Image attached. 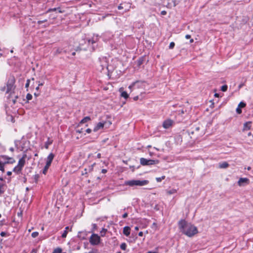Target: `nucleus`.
Instances as JSON below:
<instances>
[{"instance_id":"nucleus-1","label":"nucleus","mask_w":253,"mask_h":253,"mask_svg":"<svg viewBox=\"0 0 253 253\" xmlns=\"http://www.w3.org/2000/svg\"><path fill=\"white\" fill-rule=\"evenodd\" d=\"M178 225L180 231L188 237H192L198 233L197 228L185 220H180Z\"/></svg>"},{"instance_id":"nucleus-2","label":"nucleus","mask_w":253,"mask_h":253,"mask_svg":"<svg viewBox=\"0 0 253 253\" xmlns=\"http://www.w3.org/2000/svg\"><path fill=\"white\" fill-rule=\"evenodd\" d=\"M149 183V181L147 180H127L125 182L124 184L125 185L129 186L131 187H133L135 186H142L148 184Z\"/></svg>"},{"instance_id":"nucleus-3","label":"nucleus","mask_w":253,"mask_h":253,"mask_svg":"<svg viewBox=\"0 0 253 253\" xmlns=\"http://www.w3.org/2000/svg\"><path fill=\"white\" fill-rule=\"evenodd\" d=\"M159 161L158 160L147 159L144 158H141L140 159V163L142 166L157 165L159 164Z\"/></svg>"},{"instance_id":"nucleus-4","label":"nucleus","mask_w":253,"mask_h":253,"mask_svg":"<svg viewBox=\"0 0 253 253\" xmlns=\"http://www.w3.org/2000/svg\"><path fill=\"white\" fill-rule=\"evenodd\" d=\"M15 79L13 77L10 78L7 83V90L6 93H9L11 94L15 88V86L14 85L15 84Z\"/></svg>"},{"instance_id":"nucleus-5","label":"nucleus","mask_w":253,"mask_h":253,"mask_svg":"<svg viewBox=\"0 0 253 253\" xmlns=\"http://www.w3.org/2000/svg\"><path fill=\"white\" fill-rule=\"evenodd\" d=\"M144 86V82L138 81L133 83L129 86L128 88L130 89L131 91H132L136 89L143 88Z\"/></svg>"},{"instance_id":"nucleus-6","label":"nucleus","mask_w":253,"mask_h":253,"mask_svg":"<svg viewBox=\"0 0 253 253\" xmlns=\"http://www.w3.org/2000/svg\"><path fill=\"white\" fill-rule=\"evenodd\" d=\"M89 242L92 245H98L100 242V238L97 234H92L89 238Z\"/></svg>"},{"instance_id":"nucleus-7","label":"nucleus","mask_w":253,"mask_h":253,"mask_svg":"<svg viewBox=\"0 0 253 253\" xmlns=\"http://www.w3.org/2000/svg\"><path fill=\"white\" fill-rule=\"evenodd\" d=\"M250 180L248 178H240L238 181V184L240 186H244L249 184Z\"/></svg>"},{"instance_id":"nucleus-8","label":"nucleus","mask_w":253,"mask_h":253,"mask_svg":"<svg viewBox=\"0 0 253 253\" xmlns=\"http://www.w3.org/2000/svg\"><path fill=\"white\" fill-rule=\"evenodd\" d=\"M173 122L170 119H167L165 120L163 124V126L165 128H169L173 124Z\"/></svg>"},{"instance_id":"nucleus-9","label":"nucleus","mask_w":253,"mask_h":253,"mask_svg":"<svg viewBox=\"0 0 253 253\" xmlns=\"http://www.w3.org/2000/svg\"><path fill=\"white\" fill-rule=\"evenodd\" d=\"M130 7V5L129 3H122L118 6V9L121 10L122 9H125V11H126L128 10L129 8Z\"/></svg>"},{"instance_id":"nucleus-10","label":"nucleus","mask_w":253,"mask_h":253,"mask_svg":"<svg viewBox=\"0 0 253 253\" xmlns=\"http://www.w3.org/2000/svg\"><path fill=\"white\" fill-rule=\"evenodd\" d=\"M26 155L25 154L21 159H19L18 164L17 165L18 167L23 169L25 164V159L26 158Z\"/></svg>"},{"instance_id":"nucleus-11","label":"nucleus","mask_w":253,"mask_h":253,"mask_svg":"<svg viewBox=\"0 0 253 253\" xmlns=\"http://www.w3.org/2000/svg\"><path fill=\"white\" fill-rule=\"evenodd\" d=\"M54 157V155L53 153L49 154L47 157L46 164L50 166Z\"/></svg>"},{"instance_id":"nucleus-12","label":"nucleus","mask_w":253,"mask_h":253,"mask_svg":"<svg viewBox=\"0 0 253 253\" xmlns=\"http://www.w3.org/2000/svg\"><path fill=\"white\" fill-rule=\"evenodd\" d=\"M251 122H247L244 124L243 131L250 130L251 128Z\"/></svg>"},{"instance_id":"nucleus-13","label":"nucleus","mask_w":253,"mask_h":253,"mask_svg":"<svg viewBox=\"0 0 253 253\" xmlns=\"http://www.w3.org/2000/svg\"><path fill=\"white\" fill-rule=\"evenodd\" d=\"M130 232V228L128 226H125L123 229V233L125 235L128 237Z\"/></svg>"},{"instance_id":"nucleus-14","label":"nucleus","mask_w":253,"mask_h":253,"mask_svg":"<svg viewBox=\"0 0 253 253\" xmlns=\"http://www.w3.org/2000/svg\"><path fill=\"white\" fill-rule=\"evenodd\" d=\"M104 123L99 122L98 123L96 126L94 127L93 131H97L99 129L102 128L104 127Z\"/></svg>"},{"instance_id":"nucleus-15","label":"nucleus","mask_w":253,"mask_h":253,"mask_svg":"<svg viewBox=\"0 0 253 253\" xmlns=\"http://www.w3.org/2000/svg\"><path fill=\"white\" fill-rule=\"evenodd\" d=\"M101 66L102 67L101 69L103 70L105 68H108V65L106 62V58H103L101 61Z\"/></svg>"},{"instance_id":"nucleus-16","label":"nucleus","mask_w":253,"mask_h":253,"mask_svg":"<svg viewBox=\"0 0 253 253\" xmlns=\"http://www.w3.org/2000/svg\"><path fill=\"white\" fill-rule=\"evenodd\" d=\"M229 166V164L226 162H223L222 163H219V167L220 169H225L227 168Z\"/></svg>"},{"instance_id":"nucleus-17","label":"nucleus","mask_w":253,"mask_h":253,"mask_svg":"<svg viewBox=\"0 0 253 253\" xmlns=\"http://www.w3.org/2000/svg\"><path fill=\"white\" fill-rule=\"evenodd\" d=\"M22 169L16 166L13 169V171L17 174H19L21 172Z\"/></svg>"},{"instance_id":"nucleus-18","label":"nucleus","mask_w":253,"mask_h":253,"mask_svg":"<svg viewBox=\"0 0 253 253\" xmlns=\"http://www.w3.org/2000/svg\"><path fill=\"white\" fill-rule=\"evenodd\" d=\"M122 88L120 89V91L121 92V96L125 99H127L128 97L127 93L125 91H122Z\"/></svg>"},{"instance_id":"nucleus-19","label":"nucleus","mask_w":253,"mask_h":253,"mask_svg":"<svg viewBox=\"0 0 253 253\" xmlns=\"http://www.w3.org/2000/svg\"><path fill=\"white\" fill-rule=\"evenodd\" d=\"M15 162V160L11 157H8V161H4V164H13Z\"/></svg>"},{"instance_id":"nucleus-20","label":"nucleus","mask_w":253,"mask_h":253,"mask_svg":"<svg viewBox=\"0 0 253 253\" xmlns=\"http://www.w3.org/2000/svg\"><path fill=\"white\" fill-rule=\"evenodd\" d=\"M0 161L1 162H4L8 161V156L6 155H1L0 156Z\"/></svg>"},{"instance_id":"nucleus-21","label":"nucleus","mask_w":253,"mask_h":253,"mask_svg":"<svg viewBox=\"0 0 253 253\" xmlns=\"http://www.w3.org/2000/svg\"><path fill=\"white\" fill-rule=\"evenodd\" d=\"M69 229V227L68 226H67L65 228V230L64 231V232L62 233L61 237L62 238H66L68 233V230Z\"/></svg>"},{"instance_id":"nucleus-22","label":"nucleus","mask_w":253,"mask_h":253,"mask_svg":"<svg viewBox=\"0 0 253 253\" xmlns=\"http://www.w3.org/2000/svg\"><path fill=\"white\" fill-rule=\"evenodd\" d=\"M6 164H4V162H1L0 161V170H1L2 172L4 171V166Z\"/></svg>"},{"instance_id":"nucleus-23","label":"nucleus","mask_w":253,"mask_h":253,"mask_svg":"<svg viewBox=\"0 0 253 253\" xmlns=\"http://www.w3.org/2000/svg\"><path fill=\"white\" fill-rule=\"evenodd\" d=\"M90 120V118L89 117H85L83 119H82L80 122L81 124H84L87 121H89Z\"/></svg>"},{"instance_id":"nucleus-24","label":"nucleus","mask_w":253,"mask_h":253,"mask_svg":"<svg viewBox=\"0 0 253 253\" xmlns=\"http://www.w3.org/2000/svg\"><path fill=\"white\" fill-rule=\"evenodd\" d=\"M50 166H48L47 165H45V167H44V169L42 170V173L44 174H46L47 171V170L48 169V168H49Z\"/></svg>"},{"instance_id":"nucleus-25","label":"nucleus","mask_w":253,"mask_h":253,"mask_svg":"<svg viewBox=\"0 0 253 253\" xmlns=\"http://www.w3.org/2000/svg\"><path fill=\"white\" fill-rule=\"evenodd\" d=\"M143 61H144V60H143V58H140L139 59H138L137 60V65L138 66H140V65H141L143 62Z\"/></svg>"},{"instance_id":"nucleus-26","label":"nucleus","mask_w":253,"mask_h":253,"mask_svg":"<svg viewBox=\"0 0 253 253\" xmlns=\"http://www.w3.org/2000/svg\"><path fill=\"white\" fill-rule=\"evenodd\" d=\"M106 232H107L106 229L102 228V229L100 231L101 236L102 237L104 236L105 235Z\"/></svg>"},{"instance_id":"nucleus-27","label":"nucleus","mask_w":253,"mask_h":253,"mask_svg":"<svg viewBox=\"0 0 253 253\" xmlns=\"http://www.w3.org/2000/svg\"><path fill=\"white\" fill-rule=\"evenodd\" d=\"M176 192V190L174 189L170 190H168L167 191V193L169 195L174 194Z\"/></svg>"},{"instance_id":"nucleus-28","label":"nucleus","mask_w":253,"mask_h":253,"mask_svg":"<svg viewBox=\"0 0 253 253\" xmlns=\"http://www.w3.org/2000/svg\"><path fill=\"white\" fill-rule=\"evenodd\" d=\"M120 248H121V249L122 250L125 251L126 250V244L125 243H122L121 246H120Z\"/></svg>"},{"instance_id":"nucleus-29","label":"nucleus","mask_w":253,"mask_h":253,"mask_svg":"<svg viewBox=\"0 0 253 253\" xmlns=\"http://www.w3.org/2000/svg\"><path fill=\"white\" fill-rule=\"evenodd\" d=\"M62 253V250L61 248H57L55 249L52 253Z\"/></svg>"},{"instance_id":"nucleus-30","label":"nucleus","mask_w":253,"mask_h":253,"mask_svg":"<svg viewBox=\"0 0 253 253\" xmlns=\"http://www.w3.org/2000/svg\"><path fill=\"white\" fill-rule=\"evenodd\" d=\"M227 88H228V86L227 85H222L221 87V90L222 91H227Z\"/></svg>"},{"instance_id":"nucleus-31","label":"nucleus","mask_w":253,"mask_h":253,"mask_svg":"<svg viewBox=\"0 0 253 253\" xmlns=\"http://www.w3.org/2000/svg\"><path fill=\"white\" fill-rule=\"evenodd\" d=\"M52 144V141H47V142H45V148L46 149H48V147H49V145H50V144Z\"/></svg>"},{"instance_id":"nucleus-32","label":"nucleus","mask_w":253,"mask_h":253,"mask_svg":"<svg viewBox=\"0 0 253 253\" xmlns=\"http://www.w3.org/2000/svg\"><path fill=\"white\" fill-rule=\"evenodd\" d=\"M95 165V163H94V164H92V165H91V166H89V167H88V168H87V170H88V171L89 172H91V171H92L93 166H94Z\"/></svg>"},{"instance_id":"nucleus-33","label":"nucleus","mask_w":253,"mask_h":253,"mask_svg":"<svg viewBox=\"0 0 253 253\" xmlns=\"http://www.w3.org/2000/svg\"><path fill=\"white\" fill-rule=\"evenodd\" d=\"M165 178V176H162V177H157L156 178V181L158 182H161L162 180L164 179Z\"/></svg>"},{"instance_id":"nucleus-34","label":"nucleus","mask_w":253,"mask_h":253,"mask_svg":"<svg viewBox=\"0 0 253 253\" xmlns=\"http://www.w3.org/2000/svg\"><path fill=\"white\" fill-rule=\"evenodd\" d=\"M60 9V7L54 8H49L47 11V12H52V11H56L57 9Z\"/></svg>"},{"instance_id":"nucleus-35","label":"nucleus","mask_w":253,"mask_h":253,"mask_svg":"<svg viewBox=\"0 0 253 253\" xmlns=\"http://www.w3.org/2000/svg\"><path fill=\"white\" fill-rule=\"evenodd\" d=\"M245 106H246V104L243 102H241L238 105V107H240V108H244Z\"/></svg>"},{"instance_id":"nucleus-36","label":"nucleus","mask_w":253,"mask_h":253,"mask_svg":"<svg viewBox=\"0 0 253 253\" xmlns=\"http://www.w3.org/2000/svg\"><path fill=\"white\" fill-rule=\"evenodd\" d=\"M39 235L38 232H34L32 233L31 236L33 238H36Z\"/></svg>"},{"instance_id":"nucleus-37","label":"nucleus","mask_w":253,"mask_h":253,"mask_svg":"<svg viewBox=\"0 0 253 253\" xmlns=\"http://www.w3.org/2000/svg\"><path fill=\"white\" fill-rule=\"evenodd\" d=\"M4 191L3 189L2 185H0V197L4 193Z\"/></svg>"},{"instance_id":"nucleus-38","label":"nucleus","mask_w":253,"mask_h":253,"mask_svg":"<svg viewBox=\"0 0 253 253\" xmlns=\"http://www.w3.org/2000/svg\"><path fill=\"white\" fill-rule=\"evenodd\" d=\"M26 98L28 100H31L32 98V95L30 93H28L26 95Z\"/></svg>"},{"instance_id":"nucleus-39","label":"nucleus","mask_w":253,"mask_h":253,"mask_svg":"<svg viewBox=\"0 0 253 253\" xmlns=\"http://www.w3.org/2000/svg\"><path fill=\"white\" fill-rule=\"evenodd\" d=\"M175 45V43L174 42H171L169 45V49H172Z\"/></svg>"},{"instance_id":"nucleus-40","label":"nucleus","mask_w":253,"mask_h":253,"mask_svg":"<svg viewBox=\"0 0 253 253\" xmlns=\"http://www.w3.org/2000/svg\"><path fill=\"white\" fill-rule=\"evenodd\" d=\"M236 112L239 114H241L242 113L241 109L238 107L236 109Z\"/></svg>"},{"instance_id":"nucleus-41","label":"nucleus","mask_w":253,"mask_h":253,"mask_svg":"<svg viewBox=\"0 0 253 253\" xmlns=\"http://www.w3.org/2000/svg\"><path fill=\"white\" fill-rule=\"evenodd\" d=\"M87 42H88V44H90V43H95V41H94V40H90V39H89V40H87Z\"/></svg>"},{"instance_id":"nucleus-42","label":"nucleus","mask_w":253,"mask_h":253,"mask_svg":"<svg viewBox=\"0 0 253 253\" xmlns=\"http://www.w3.org/2000/svg\"><path fill=\"white\" fill-rule=\"evenodd\" d=\"M30 80L28 79V80H27V83H26V84H25V87H29V84H30Z\"/></svg>"},{"instance_id":"nucleus-43","label":"nucleus","mask_w":253,"mask_h":253,"mask_svg":"<svg viewBox=\"0 0 253 253\" xmlns=\"http://www.w3.org/2000/svg\"><path fill=\"white\" fill-rule=\"evenodd\" d=\"M56 53H61L62 52V49L58 48L56 51Z\"/></svg>"},{"instance_id":"nucleus-44","label":"nucleus","mask_w":253,"mask_h":253,"mask_svg":"<svg viewBox=\"0 0 253 253\" xmlns=\"http://www.w3.org/2000/svg\"><path fill=\"white\" fill-rule=\"evenodd\" d=\"M88 172H89L88 171L87 169L85 168V169H84V172H83L82 174L84 175V174H87Z\"/></svg>"},{"instance_id":"nucleus-45","label":"nucleus","mask_w":253,"mask_h":253,"mask_svg":"<svg viewBox=\"0 0 253 253\" xmlns=\"http://www.w3.org/2000/svg\"><path fill=\"white\" fill-rule=\"evenodd\" d=\"M0 236L2 237L5 236L6 235V233L5 232H1L0 234Z\"/></svg>"},{"instance_id":"nucleus-46","label":"nucleus","mask_w":253,"mask_h":253,"mask_svg":"<svg viewBox=\"0 0 253 253\" xmlns=\"http://www.w3.org/2000/svg\"><path fill=\"white\" fill-rule=\"evenodd\" d=\"M161 13L162 15H165L167 14V12L165 10H163Z\"/></svg>"},{"instance_id":"nucleus-47","label":"nucleus","mask_w":253,"mask_h":253,"mask_svg":"<svg viewBox=\"0 0 253 253\" xmlns=\"http://www.w3.org/2000/svg\"><path fill=\"white\" fill-rule=\"evenodd\" d=\"M92 227H93V230H95V229H96L97 228V225L94 223V224H92Z\"/></svg>"},{"instance_id":"nucleus-48","label":"nucleus","mask_w":253,"mask_h":253,"mask_svg":"<svg viewBox=\"0 0 253 253\" xmlns=\"http://www.w3.org/2000/svg\"><path fill=\"white\" fill-rule=\"evenodd\" d=\"M86 132L87 133H89L91 132V129H90V128H87L86 129Z\"/></svg>"},{"instance_id":"nucleus-49","label":"nucleus","mask_w":253,"mask_h":253,"mask_svg":"<svg viewBox=\"0 0 253 253\" xmlns=\"http://www.w3.org/2000/svg\"><path fill=\"white\" fill-rule=\"evenodd\" d=\"M127 216V213L126 212L123 215V216H122L123 218H126Z\"/></svg>"},{"instance_id":"nucleus-50","label":"nucleus","mask_w":253,"mask_h":253,"mask_svg":"<svg viewBox=\"0 0 253 253\" xmlns=\"http://www.w3.org/2000/svg\"><path fill=\"white\" fill-rule=\"evenodd\" d=\"M143 235V233L142 231H140L138 233V235L140 237H142Z\"/></svg>"},{"instance_id":"nucleus-51","label":"nucleus","mask_w":253,"mask_h":253,"mask_svg":"<svg viewBox=\"0 0 253 253\" xmlns=\"http://www.w3.org/2000/svg\"><path fill=\"white\" fill-rule=\"evenodd\" d=\"M12 174V172L10 171H8L7 172V175L8 176H10Z\"/></svg>"},{"instance_id":"nucleus-52","label":"nucleus","mask_w":253,"mask_h":253,"mask_svg":"<svg viewBox=\"0 0 253 253\" xmlns=\"http://www.w3.org/2000/svg\"><path fill=\"white\" fill-rule=\"evenodd\" d=\"M191 38V36L189 35H186L185 36V38L187 39H189Z\"/></svg>"},{"instance_id":"nucleus-53","label":"nucleus","mask_w":253,"mask_h":253,"mask_svg":"<svg viewBox=\"0 0 253 253\" xmlns=\"http://www.w3.org/2000/svg\"><path fill=\"white\" fill-rule=\"evenodd\" d=\"M138 99V96H136L135 97H133V100L134 101H136Z\"/></svg>"},{"instance_id":"nucleus-54","label":"nucleus","mask_w":253,"mask_h":253,"mask_svg":"<svg viewBox=\"0 0 253 253\" xmlns=\"http://www.w3.org/2000/svg\"><path fill=\"white\" fill-rule=\"evenodd\" d=\"M43 85V83H41L40 82H38V85L39 86H42Z\"/></svg>"},{"instance_id":"nucleus-55","label":"nucleus","mask_w":253,"mask_h":253,"mask_svg":"<svg viewBox=\"0 0 253 253\" xmlns=\"http://www.w3.org/2000/svg\"><path fill=\"white\" fill-rule=\"evenodd\" d=\"M107 172V170L105 169H102V172L103 173H105Z\"/></svg>"},{"instance_id":"nucleus-56","label":"nucleus","mask_w":253,"mask_h":253,"mask_svg":"<svg viewBox=\"0 0 253 253\" xmlns=\"http://www.w3.org/2000/svg\"><path fill=\"white\" fill-rule=\"evenodd\" d=\"M59 13H62L64 12V11L61 10L60 8L59 9H57Z\"/></svg>"},{"instance_id":"nucleus-57","label":"nucleus","mask_w":253,"mask_h":253,"mask_svg":"<svg viewBox=\"0 0 253 253\" xmlns=\"http://www.w3.org/2000/svg\"><path fill=\"white\" fill-rule=\"evenodd\" d=\"M46 21V20H44V21H39L38 22V24H40L42 23L43 22Z\"/></svg>"},{"instance_id":"nucleus-58","label":"nucleus","mask_w":253,"mask_h":253,"mask_svg":"<svg viewBox=\"0 0 253 253\" xmlns=\"http://www.w3.org/2000/svg\"><path fill=\"white\" fill-rule=\"evenodd\" d=\"M97 157L98 158H99H99H101V154H100V153H98V154H97Z\"/></svg>"},{"instance_id":"nucleus-59","label":"nucleus","mask_w":253,"mask_h":253,"mask_svg":"<svg viewBox=\"0 0 253 253\" xmlns=\"http://www.w3.org/2000/svg\"><path fill=\"white\" fill-rule=\"evenodd\" d=\"M9 150L11 152H13L14 151V148L13 147H11L10 149H9Z\"/></svg>"},{"instance_id":"nucleus-60","label":"nucleus","mask_w":253,"mask_h":253,"mask_svg":"<svg viewBox=\"0 0 253 253\" xmlns=\"http://www.w3.org/2000/svg\"><path fill=\"white\" fill-rule=\"evenodd\" d=\"M134 229L135 230L137 231V230H138L139 227L138 226H136V227H135Z\"/></svg>"},{"instance_id":"nucleus-61","label":"nucleus","mask_w":253,"mask_h":253,"mask_svg":"<svg viewBox=\"0 0 253 253\" xmlns=\"http://www.w3.org/2000/svg\"><path fill=\"white\" fill-rule=\"evenodd\" d=\"M214 96L215 97H218L219 96V94L218 93H215L214 94Z\"/></svg>"},{"instance_id":"nucleus-62","label":"nucleus","mask_w":253,"mask_h":253,"mask_svg":"<svg viewBox=\"0 0 253 253\" xmlns=\"http://www.w3.org/2000/svg\"><path fill=\"white\" fill-rule=\"evenodd\" d=\"M252 135V133L251 132H249L248 134V135L249 136H251Z\"/></svg>"},{"instance_id":"nucleus-63","label":"nucleus","mask_w":253,"mask_h":253,"mask_svg":"<svg viewBox=\"0 0 253 253\" xmlns=\"http://www.w3.org/2000/svg\"><path fill=\"white\" fill-rule=\"evenodd\" d=\"M157 253V252H148V253Z\"/></svg>"},{"instance_id":"nucleus-64","label":"nucleus","mask_w":253,"mask_h":253,"mask_svg":"<svg viewBox=\"0 0 253 253\" xmlns=\"http://www.w3.org/2000/svg\"><path fill=\"white\" fill-rule=\"evenodd\" d=\"M72 55H73V56L75 55V54H76L75 52H73L72 53Z\"/></svg>"}]
</instances>
